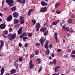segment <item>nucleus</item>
Wrapping results in <instances>:
<instances>
[{
	"label": "nucleus",
	"mask_w": 75,
	"mask_h": 75,
	"mask_svg": "<svg viewBox=\"0 0 75 75\" xmlns=\"http://www.w3.org/2000/svg\"><path fill=\"white\" fill-rule=\"evenodd\" d=\"M40 45V44L39 43L37 42L36 43V46H37V47L39 46Z\"/></svg>",
	"instance_id": "obj_42"
},
{
	"label": "nucleus",
	"mask_w": 75,
	"mask_h": 75,
	"mask_svg": "<svg viewBox=\"0 0 75 75\" xmlns=\"http://www.w3.org/2000/svg\"><path fill=\"white\" fill-rule=\"evenodd\" d=\"M55 72H57V67H56L55 68Z\"/></svg>",
	"instance_id": "obj_56"
},
{
	"label": "nucleus",
	"mask_w": 75,
	"mask_h": 75,
	"mask_svg": "<svg viewBox=\"0 0 75 75\" xmlns=\"http://www.w3.org/2000/svg\"><path fill=\"white\" fill-rule=\"evenodd\" d=\"M18 2V3H21L22 2H21V0H16Z\"/></svg>",
	"instance_id": "obj_39"
},
{
	"label": "nucleus",
	"mask_w": 75,
	"mask_h": 75,
	"mask_svg": "<svg viewBox=\"0 0 75 75\" xmlns=\"http://www.w3.org/2000/svg\"><path fill=\"white\" fill-rule=\"evenodd\" d=\"M16 70L15 69H12L11 70L10 72V74H14V73H16Z\"/></svg>",
	"instance_id": "obj_13"
},
{
	"label": "nucleus",
	"mask_w": 75,
	"mask_h": 75,
	"mask_svg": "<svg viewBox=\"0 0 75 75\" xmlns=\"http://www.w3.org/2000/svg\"><path fill=\"white\" fill-rule=\"evenodd\" d=\"M69 33H72L73 32V30H71V31H70Z\"/></svg>",
	"instance_id": "obj_63"
},
{
	"label": "nucleus",
	"mask_w": 75,
	"mask_h": 75,
	"mask_svg": "<svg viewBox=\"0 0 75 75\" xmlns=\"http://www.w3.org/2000/svg\"><path fill=\"white\" fill-rule=\"evenodd\" d=\"M57 51L58 52H61L62 51V50L61 49H59L57 50Z\"/></svg>",
	"instance_id": "obj_45"
},
{
	"label": "nucleus",
	"mask_w": 75,
	"mask_h": 75,
	"mask_svg": "<svg viewBox=\"0 0 75 75\" xmlns=\"http://www.w3.org/2000/svg\"><path fill=\"white\" fill-rule=\"evenodd\" d=\"M52 75H59V74H54Z\"/></svg>",
	"instance_id": "obj_61"
},
{
	"label": "nucleus",
	"mask_w": 75,
	"mask_h": 75,
	"mask_svg": "<svg viewBox=\"0 0 75 75\" xmlns=\"http://www.w3.org/2000/svg\"><path fill=\"white\" fill-rule=\"evenodd\" d=\"M36 31H39V28H36Z\"/></svg>",
	"instance_id": "obj_53"
},
{
	"label": "nucleus",
	"mask_w": 75,
	"mask_h": 75,
	"mask_svg": "<svg viewBox=\"0 0 75 75\" xmlns=\"http://www.w3.org/2000/svg\"><path fill=\"white\" fill-rule=\"evenodd\" d=\"M42 70V67H40V68H39V72H41V70Z\"/></svg>",
	"instance_id": "obj_43"
},
{
	"label": "nucleus",
	"mask_w": 75,
	"mask_h": 75,
	"mask_svg": "<svg viewBox=\"0 0 75 75\" xmlns=\"http://www.w3.org/2000/svg\"><path fill=\"white\" fill-rule=\"evenodd\" d=\"M50 53V50H47L45 52V54L46 55H48Z\"/></svg>",
	"instance_id": "obj_23"
},
{
	"label": "nucleus",
	"mask_w": 75,
	"mask_h": 75,
	"mask_svg": "<svg viewBox=\"0 0 75 75\" xmlns=\"http://www.w3.org/2000/svg\"><path fill=\"white\" fill-rule=\"evenodd\" d=\"M35 53L36 55H38V54H39V51L38 50H36L35 51Z\"/></svg>",
	"instance_id": "obj_26"
},
{
	"label": "nucleus",
	"mask_w": 75,
	"mask_h": 75,
	"mask_svg": "<svg viewBox=\"0 0 75 75\" xmlns=\"http://www.w3.org/2000/svg\"><path fill=\"white\" fill-rule=\"evenodd\" d=\"M34 57V55L33 54H32V55H31L30 56V58H33Z\"/></svg>",
	"instance_id": "obj_52"
},
{
	"label": "nucleus",
	"mask_w": 75,
	"mask_h": 75,
	"mask_svg": "<svg viewBox=\"0 0 75 75\" xmlns=\"http://www.w3.org/2000/svg\"><path fill=\"white\" fill-rule=\"evenodd\" d=\"M35 27L36 28H39L40 27H41V25H40V24L38 23H37L36 24Z\"/></svg>",
	"instance_id": "obj_16"
},
{
	"label": "nucleus",
	"mask_w": 75,
	"mask_h": 75,
	"mask_svg": "<svg viewBox=\"0 0 75 75\" xmlns=\"http://www.w3.org/2000/svg\"><path fill=\"white\" fill-rule=\"evenodd\" d=\"M49 47L50 48H52L53 47V45L52 44H50Z\"/></svg>",
	"instance_id": "obj_47"
},
{
	"label": "nucleus",
	"mask_w": 75,
	"mask_h": 75,
	"mask_svg": "<svg viewBox=\"0 0 75 75\" xmlns=\"http://www.w3.org/2000/svg\"><path fill=\"white\" fill-rule=\"evenodd\" d=\"M69 35H70L69 33H68L67 34V37H69Z\"/></svg>",
	"instance_id": "obj_62"
},
{
	"label": "nucleus",
	"mask_w": 75,
	"mask_h": 75,
	"mask_svg": "<svg viewBox=\"0 0 75 75\" xmlns=\"http://www.w3.org/2000/svg\"><path fill=\"white\" fill-rule=\"evenodd\" d=\"M23 31V27L20 28L18 31V34L19 35L21 34L22 33Z\"/></svg>",
	"instance_id": "obj_10"
},
{
	"label": "nucleus",
	"mask_w": 75,
	"mask_h": 75,
	"mask_svg": "<svg viewBox=\"0 0 75 75\" xmlns=\"http://www.w3.org/2000/svg\"><path fill=\"white\" fill-rule=\"evenodd\" d=\"M13 17H15V18H18V15L17 12H14L13 14Z\"/></svg>",
	"instance_id": "obj_6"
},
{
	"label": "nucleus",
	"mask_w": 75,
	"mask_h": 75,
	"mask_svg": "<svg viewBox=\"0 0 75 75\" xmlns=\"http://www.w3.org/2000/svg\"><path fill=\"white\" fill-rule=\"evenodd\" d=\"M53 64L55 65L56 64V59H54L53 60Z\"/></svg>",
	"instance_id": "obj_33"
},
{
	"label": "nucleus",
	"mask_w": 75,
	"mask_h": 75,
	"mask_svg": "<svg viewBox=\"0 0 75 75\" xmlns=\"http://www.w3.org/2000/svg\"><path fill=\"white\" fill-rule=\"evenodd\" d=\"M0 42L1 44V47L2 46H3V45H4V41H3L2 40Z\"/></svg>",
	"instance_id": "obj_28"
},
{
	"label": "nucleus",
	"mask_w": 75,
	"mask_h": 75,
	"mask_svg": "<svg viewBox=\"0 0 75 75\" xmlns=\"http://www.w3.org/2000/svg\"><path fill=\"white\" fill-rule=\"evenodd\" d=\"M45 39L44 38L42 37L39 40V41L41 43L42 45H43V44H44V42H45Z\"/></svg>",
	"instance_id": "obj_4"
},
{
	"label": "nucleus",
	"mask_w": 75,
	"mask_h": 75,
	"mask_svg": "<svg viewBox=\"0 0 75 75\" xmlns=\"http://www.w3.org/2000/svg\"><path fill=\"white\" fill-rule=\"evenodd\" d=\"M47 30V28L46 27H42L40 29V30L42 32H43L44 33L45 31H46Z\"/></svg>",
	"instance_id": "obj_8"
},
{
	"label": "nucleus",
	"mask_w": 75,
	"mask_h": 75,
	"mask_svg": "<svg viewBox=\"0 0 75 75\" xmlns=\"http://www.w3.org/2000/svg\"><path fill=\"white\" fill-rule=\"evenodd\" d=\"M11 9L13 11H16V9H17V7H16V6H13V7H12L11 8Z\"/></svg>",
	"instance_id": "obj_17"
},
{
	"label": "nucleus",
	"mask_w": 75,
	"mask_h": 75,
	"mask_svg": "<svg viewBox=\"0 0 75 75\" xmlns=\"http://www.w3.org/2000/svg\"><path fill=\"white\" fill-rule=\"evenodd\" d=\"M4 33H5V35H7V34H8V31H7V30H6L4 32Z\"/></svg>",
	"instance_id": "obj_46"
},
{
	"label": "nucleus",
	"mask_w": 75,
	"mask_h": 75,
	"mask_svg": "<svg viewBox=\"0 0 75 75\" xmlns=\"http://www.w3.org/2000/svg\"><path fill=\"white\" fill-rule=\"evenodd\" d=\"M25 0H23V1L22 3L23 4H24V3H25Z\"/></svg>",
	"instance_id": "obj_59"
},
{
	"label": "nucleus",
	"mask_w": 75,
	"mask_h": 75,
	"mask_svg": "<svg viewBox=\"0 0 75 75\" xmlns=\"http://www.w3.org/2000/svg\"><path fill=\"white\" fill-rule=\"evenodd\" d=\"M22 34L23 36L25 35V36H27V33H26L25 32L23 33Z\"/></svg>",
	"instance_id": "obj_38"
},
{
	"label": "nucleus",
	"mask_w": 75,
	"mask_h": 75,
	"mask_svg": "<svg viewBox=\"0 0 75 75\" xmlns=\"http://www.w3.org/2000/svg\"><path fill=\"white\" fill-rule=\"evenodd\" d=\"M21 45H22V44H21V43L20 42L19 44V47H21Z\"/></svg>",
	"instance_id": "obj_54"
},
{
	"label": "nucleus",
	"mask_w": 75,
	"mask_h": 75,
	"mask_svg": "<svg viewBox=\"0 0 75 75\" xmlns=\"http://www.w3.org/2000/svg\"><path fill=\"white\" fill-rule=\"evenodd\" d=\"M57 35H58V33H57L56 32L54 33V38L56 40V42L58 43L59 42V39L57 38Z\"/></svg>",
	"instance_id": "obj_5"
},
{
	"label": "nucleus",
	"mask_w": 75,
	"mask_h": 75,
	"mask_svg": "<svg viewBox=\"0 0 75 75\" xmlns=\"http://www.w3.org/2000/svg\"><path fill=\"white\" fill-rule=\"evenodd\" d=\"M14 65L15 67L16 68H18V64L17 63H16V62L15 63Z\"/></svg>",
	"instance_id": "obj_31"
},
{
	"label": "nucleus",
	"mask_w": 75,
	"mask_h": 75,
	"mask_svg": "<svg viewBox=\"0 0 75 75\" xmlns=\"http://www.w3.org/2000/svg\"><path fill=\"white\" fill-rule=\"evenodd\" d=\"M66 25H67L66 24L63 25L62 28L63 29V30L66 31H67V29H68V27H66Z\"/></svg>",
	"instance_id": "obj_14"
},
{
	"label": "nucleus",
	"mask_w": 75,
	"mask_h": 75,
	"mask_svg": "<svg viewBox=\"0 0 75 75\" xmlns=\"http://www.w3.org/2000/svg\"><path fill=\"white\" fill-rule=\"evenodd\" d=\"M59 5H61V3H57L55 5V8H57L58 6Z\"/></svg>",
	"instance_id": "obj_27"
},
{
	"label": "nucleus",
	"mask_w": 75,
	"mask_h": 75,
	"mask_svg": "<svg viewBox=\"0 0 75 75\" xmlns=\"http://www.w3.org/2000/svg\"><path fill=\"white\" fill-rule=\"evenodd\" d=\"M28 35L29 37H32V34L31 33H29L28 34Z\"/></svg>",
	"instance_id": "obj_32"
},
{
	"label": "nucleus",
	"mask_w": 75,
	"mask_h": 75,
	"mask_svg": "<svg viewBox=\"0 0 75 75\" xmlns=\"http://www.w3.org/2000/svg\"><path fill=\"white\" fill-rule=\"evenodd\" d=\"M16 36V34L14 33L13 34H9L8 35L7 37L9 38V40L10 41H12L13 39H14Z\"/></svg>",
	"instance_id": "obj_1"
},
{
	"label": "nucleus",
	"mask_w": 75,
	"mask_h": 75,
	"mask_svg": "<svg viewBox=\"0 0 75 75\" xmlns=\"http://www.w3.org/2000/svg\"><path fill=\"white\" fill-rule=\"evenodd\" d=\"M71 57L72 58H75V55H71Z\"/></svg>",
	"instance_id": "obj_44"
},
{
	"label": "nucleus",
	"mask_w": 75,
	"mask_h": 75,
	"mask_svg": "<svg viewBox=\"0 0 75 75\" xmlns=\"http://www.w3.org/2000/svg\"><path fill=\"white\" fill-rule=\"evenodd\" d=\"M48 34V30H47L46 32H45L44 33V35L45 36L47 35Z\"/></svg>",
	"instance_id": "obj_24"
},
{
	"label": "nucleus",
	"mask_w": 75,
	"mask_h": 75,
	"mask_svg": "<svg viewBox=\"0 0 75 75\" xmlns=\"http://www.w3.org/2000/svg\"><path fill=\"white\" fill-rule=\"evenodd\" d=\"M19 22L20 24H23L24 23V18L23 17H22L21 16L19 17Z\"/></svg>",
	"instance_id": "obj_3"
},
{
	"label": "nucleus",
	"mask_w": 75,
	"mask_h": 75,
	"mask_svg": "<svg viewBox=\"0 0 75 75\" xmlns=\"http://www.w3.org/2000/svg\"><path fill=\"white\" fill-rule=\"evenodd\" d=\"M64 58H68V56H67V55H64Z\"/></svg>",
	"instance_id": "obj_58"
},
{
	"label": "nucleus",
	"mask_w": 75,
	"mask_h": 75,
	"mask_svg": "<svg viewBox=\"0 0 75 75\" xmlns=\"http://www.w3.org/2000/svg\"><path fill=\"white\" fill-rule=\"evenodd\" d=\"M6 75H10V74L9 73H7L6 74H5Z\"/></svg>",
	"instance_id": "obj_64"
},
{
	"label": "nucleus",
	"mask_w": 75,
	"mask_h": 75,
	"mask_svg": "<svg viewBox=\"0 0 75 75\" xmlns=\"http://www.w3.org/2000/svg\"><path fill=\"white\" fill-rule=\"evenodd\" d=\"M36 61L38 63V64H40L41 62V59L40 58H37L36 59Z\"/></svg>",
	"instance_id": "obj_22"
},
{
	"label": "nucleus",
	"mask_w": 75,
	"mask_h": 75,
	"mask_svg": "<svg viewBox=\"0 0 75 75\" xmlns=\"http://www.w3.org/2000/svg\"><path fill=\"white\" fill-rule=\"evenodd\" d=\"M11 31H12V28H9V32H11Z\"/></svg>",
	"instance_id": "obj_49"
},
{
	"label": "nucleus",
	"mask_w": 75,
	"mask_h": 75,
	"mask_svg": "<svg viewBox=\"0 0 75 75\" xmlns=\"http://www.w3.org/2000/svg\"><path fill=\"white\" fill-rule=\"evenodd\" d=\"M6 27V24L5 23H4L3 24H1L0 25V28L2 30H3L5 28V27Z\"/></svg>",
	"instance_id": "obj_9"
},
{
	"label": "nucleus",
	"mask_w": 75,
	"mask_h": 75,
	"mask_svg": "<svg viewBox=\"0 0 75 75\" xmlns=\"http://www.w3.org/2000/svg\"><path fill=\"white\" fill-rule=\"evenodd\" d=\"M20 26V24H17L16 25V28H18V27Z\"/></svg>",
	"instance_id": "obj_48"
},
{
	"label": "nucleus",
	"mask_w": 75,
	"mask_h": 75,
	"mask_svg": "<svg viewBox=\"0 0 75 75\" xmlns=\"http://www.w3.org/2000/svg\"><path fill=\"white\" fill-rule=\"evenodd\" d=\"M47 11V8L46 7H42L41 8L40 11L41 12H45Z\"/></svg>",
	"instance_id": "obj_11"
},
{
	"label": "nucleus",
	"mask_w": 75,
	"mask_h": 75,
	"mask_svg": "<svg viewBox=\"0 0 75 75\" xmlns=\"http://www.w3.org/2000/svg\"><path fill=\"white\" fill-rule=\"evenodd\" d=\"M6 3L9 6H12L13 3H14V1L13 0H6Z\"/></svg>",
	"instance_id": "obj_2"
},
{
	"label": "nucleus",
	"mask_w": 75,
	"mask_h": 75,
	"mask_svg": "<svg viewBox=\"0 0 75 75\" xmlns=\"http://www.w3.org/2000/svg\"><path fill=\"white\" fill-rule=\"evenodd\" d=\"M71 54H75V50H73Z\"/></svg>",
	"instance_id": "obj_40"
},
{
	"label": "nucleus",
	"mask_w": 75,
	"mask_h": 75,
	"mask_svg": "<svg viewBox=\"0 0 75 75\" xmlns=\"http://www.w3.org/2000/svg\"><path fill=\"white\" fill-rule=\"evenodd\" d=\"M52 64H53V63L52 62H50V65H52Z\"/></svg>",
	"instance_id": "obj_55"
},
{
	"label": "nucleus",
	"mask_w": 75,
	"mask_h": 75,
	"mask_svg": "<svg viewBox=\"0 0 75 75\" xmlns=\"http://www.w3.org/2000/svg\"><path fill=\"white\" fill-rule=\"evenodd\" d=\"M32 23H33V24H35L36 23V21L35 20H33L32 21Z\"/></svg>",
	"instance_id": "obj_35"
},
{
	"label": "nucleus",
	"mask_w": 75,
	"mask_h": 75,
	"mask_svg": "<svg viewBox=\"0 0 75 75\" xmlns=\"http://www.w3.org/2000/svg\"><path fill=\"white\" fill-rule=\"evenodd\" d=\"M58 23V22L57 21L54 22L52 23V25H57Z\"/></svg>",
	"instance_id": "obj_25"
},
{
	"label": "nucleus",
	"mask_w": 75,
	"mask_h": 75,
	"mask_svg": "<svg viewBox=\"0 0 75 75\" xmlns=\"http://www.w3.org/2000/svg\"><path fill=\"white\" fill-rule=\"evenodd\" d=\"M41 4L42 6H46L47 4L46 3L44 2L43 1H41Z\"/></svg>",
	"instance_id": "obj_18"
},
{
	"label": "nucleus",
	"mask_w": 75,
	"mask_h": 75,
	"mask_svg": "<svg viewBox=\"0 0 75 75\" xmlns=\"http://www.w3.org/2000/svg\"><path fill=\"white\" fill-rule=\"evenodd\" d=\"M72 22V20L71 19H69L67 20V22L69 24H71Z\"/></svg>",
	"instance_id": "obj_20"
},
{
	"label": "nucleus",
	"mask_w": 75,
	"mask_h": 75,
	"mask_svg": "<svg viewBox=\"0 0 75 75\" xmlns=\"http://www.w3.org/2000/svg\"><path fill=\"white\" fill-rule=\"evenodd\" d=\"M23 35L22 34L20 36V38H23Z\"/></svg>",
	"instance_id": "obj_51"
},
{
	"label": "nucleus",
	"mask_w": 75,
	"mask_h": 75,
	"mask_svg": "<svg viewBox=\"0 0 75 75\" xmlns=\"http://www.w3.org/2000/svg\"><path fill=\"white\" fill-rule=\"evenodd\" d=\"M30 68L29 69H31V68H32L34 67V64H33V60H31L30 62Z\"/></svg>",
	"instance_id": "obj_7"
},
{
	"label": "nucleus",
	"mask_w": 75,
	"mask_h": 75,
	"mask_svg": "<svg viewBox=\"0 0 75 75\" xmlns=\"http://www.w3.org/2000/svg\"><path fill=\"white\" fill-rule=\"evenodd\" d=\"M75 15H71V17L72 18H75Z\"/></svg>",
	"instance_id": "obj_50"
},
{
	"label": "nucleus",
	"mask_w": 75,
	"mask_h": 75,
	"mask_svg": "<svg viewBox=\"0 0 75 75\" xmlns=\"http://www.w3.org/2000/svg\"><path fill=\"white\" fill-rule=\"evenodd\" d=\"M54 53H52V57H54Z\"/></svg>",
	"instance_id": "obj_57"
},
{
	"label": "nucleus",
	"mask_w": 75,
	"mask_h": 75,
	"mask_svg": "<svg viewBox=\"0 0 75 75\" xmlns=\"http://www.w3.org/2000/svg\"><path fill=\"white\" fill-rule=\"evenodd\" d=\"M0 16L1 17H2L3 16V14L1 13H0Z\"/></svg>",
	"instance_id": "obj_60"
},
{
	"label": "nucleus",
	"mask_w": 75,
	"mask_h": 75,
	"mask_svg": "<svg viewBox=\"0 0 75 75\" xmlns=\"http://www.w3.org/2000/svg\"><path fill=\"white\" fill-rule=\"evenodd\" d=\"M4 0H3L2 2V6L3 7L4 5Z\"/></svg>",
	"instance_id": "obj_36"
},
{
	"label": "nucleus",
	"mask_w": 75,
	"mask_h": 75,
	"mask_svg": "<svg viewBox=\"0 0 75 75\" xmlns=\"http://www.w3.org/2000/svg\"><path fill=\"white\" fill-rule=\"evenodd\" d=\"M33 9L29 10L28 13V16L31 15V11H33Z\"/></svg>",
	"instance_id": "obj_19"
},
{
	"label": "nucleus",
	"mask_w": 75,
	"mask_h": 75,
	"mask_svg": "<svg viewBox=\"0 0 75 75\" xmlns=\"http://www.w3.org/2000/svg\"><path fill=\"white\" fill-rule=\"evenodd\" d=\"M1 75H3V74H4V67H2V69H1Z\"/></svg>",
	"instance_id": "obj_15"
},
{
	"label": "nucleus",
	"mask_w": 75,
	"mask_h": 75,
	"mask_svg": "<svg viewBox=\"0 0 75 75\" xmlns=\"http://www.w3.org/2000/svg\"><path fill=\"white\" fill-rule=\"evenodd\" d=\"M45 48H47V49H48V44H46L45 45Z\"/></svg>",
	"instance_id": "obj_34"
},
{
	"label": "nucleus",
	"mask_w": 75,
	"mask_h": 75,
	"mask_svg": "<svg viewBox=\"0 0 75 75\" xmlns=\"http://www.w3.org/2000/svg\"><path fill=\"white\" fill-rule=\"evenodd\" d=\"M27 47H28V44L27 43H25V47H26V48Z\"/></svg>",
	"instance_id": "obj_41"
},
{
	"label": "nucleus",
	"mask_w": 75,
	"mask_h": 75,
	"mask_svg": "<svg viewBox=\"0 0 75 75\" xmlns=\"http://www.w3.org/2000/svg\"><path fill=\"white\" fill-rule=\"evenodd\" d=\"M23 60V57H21L19 59V61L20 62H21Z\"/></svg>",
	"instance_id": "obj_30"
},
{
	"label": "nucleus",
	"mask_w": 75,
	"mask_h": 75,
	"mask_svg": "<svg viewBox=\"0 0 75 75\" xmlns=\"http://www.w3.org/2000/svg\"><path fill=\"white\" fill-rule=\"evenodd\" d=\"M12 16L11 15H10L9 17L7 18L6 20L8 21H11V20H12Z\"/></svg>",
	"instance_id": "obj_12"
},
{
	"label": "nucleus",
	"mask_w": 75,
	"mask_h": 75,
	"mask_svg": "<svg viewBox=\"0 0 75 75\" xmlns=\"http://www.w3.org/2000/svg\"><path fill=\"white\" fill-rule=\"evenodd\" d=\"M56 13L58 14H59L61 13V11H57Z\"/></svg>",
	"instance_id": "obj_37"
},
{
	"label": "nucleus",
	"mask_w": 75,
	"mask_h": 75,
	"mask_svg": "<svg viewBox=\"0 0 75 75\" xmlns=\"http://www.w3.org/2000/svg\"><path fill=\"white\" fill-rule=\"evenodd\" d=\"M13 21L15 24H17L18 23V19H17L16 18H15L14 19Z\"/></svg>",
	"instance_id": "obj_21"
},
{
	"label": "nucleus",
	"mask_w": 75,
	"mask_h": 75,
	"mask_svg": "<svg viewBox=\"0 0 75 75\" xmlns=\"http://www.w3.org/2000/svg\"><path fill=\"white\" fill-rule=\"evenodd\" d=\"M27 40V37H23V40L24 41H25Z\"/></svg>",
	"instance_id": "obj_29"
}]
</instances>
